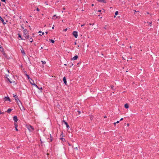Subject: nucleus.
Segmentation results:
<instances>
[{"label": "nucleus", "mask_w": 159, "mask_h": 159, "mask_svg": "<svg viewBox=\"0 0 159 159\" xmlns=\"http://www.w3.org/2000/svg\"><path fill=\"white\" fill-rule=\"evenodd\" d=\"M27 128L30 132H32L34 130L33 127L30 125L28 126Z\"/></svg>", "instance_id": "1"}, {"label": "nucleus", "mask_w": 159, "mask_h": 159, "mask_svg": "<svg viewBox=\"0 0 159 159\" xmlns=\"http://www.w3.org/2000/svg\"><path fill=\"white\" fill-rule=\"evenodd\" d=\"M13 97L14 98L15 100H16V101L18 103V101L20 102V100L18 99V96L16 95L13 94Z\"/></svg>", "instance_id": "2"}, {"label": "nucleus", "mask_w": 159, "mask_h": 159, "mask_svg": "<svg viewBox=\"0 0 159 159\" xmlns=\"http://www.w3.org/2000/svg\"><path fill=\"white\" fill-rule=\"evenodd\" d=\"M73 35L75 38H77L78 37V32L76 31H74L73 32Z\"/></svg>", "instance_id": "3"}, {"label": "nucleus", "mask_w": 159, "mask_h": 159, "mask_svg": "<svg viewBox=\"0 0 159 159\" xmlns=\"http://www.w3.org/2000/svg\"><path fill=\"white\" fill-rule=\"evenodd\" d=\"M4 100L5 101H9L11 102V100L8 97H5L4 98Z\"/></svg>", "instance_id": "4"}, {"label": "nucleus", "mask_w": 159, "mask_h": 159, "mask_svg": "<svg viewBox=\"0 0 159 159\" xmlns=\"http://www.w3.org/2000/svg\"><path fill=\"white\" fill-rule=\"evenodd\" d=\"M13 120L15 122H16L17 121L18 119L17 118V117L16 116H14Z\"/></svg>", "instance_id": "5"}, {"label": "nucleus", "mask_w": 159, "mask_h": 159, "mask_svg": "<svg viewBox=\"0 0 159 159\" xmlns=\"http://www.w3.org/2000/svg\"><path fill=\"white\" fill-rule=\"evenodd\" d=\"M28 34V32L27 30L25 29L24 30V35H26Z\"/></svg>", "instance_id": "6"}, {"label": "nucleus", "mask_w": 159, "mask_h": 159, "mask_svg": "<svg viewBox=\"0 0 159 159\" xmlns=\"http://www.w3.org/2000/svg\"><path fill=\"white\" fill-rule=\"evenodd\" d=\"M0 20L2 22V23L3 25H5L6 24L4 21V20L0 16Z\"/></svg>", "instance_id": "7"}, {"label": "nucleus", "mask_w": 159, "mask_h": 159, "mask_svg": "<svg viewBox=\"0 0 159 159\" xmlns=\"http://www.w3.org/2000/svg\"><path fill=\"white\" fill-rule=\"evenodd\" d=\"M63 122H64V124L66 125V127L68 129L70 127V126H69V125L68 124L67 122H66L64 120H63Z\"/></svg>", "instance_id": "8"}, {"label": "nucleus", "mask_w": 159, "mask_h": 159, "mask_svg": "<svg viewBox=\"0 0 159 159\" xmlns=\"http://www.w3.org/2000/svg\"><path fill=\"white\" fill-rule=\"evenodd\" d=\"M30 82V84L32 85H33L34 84V80H32L31 79H30V80H29Z\"/></svg>", "instance_id": "9"}, {"label": "nucleus", "mask_w": 159, "mask_h": 159, "mask_svg": "<svg viewBox=\"0 0 159 159\" xmlns=\"http://www.w3.org/2000/svg\"><path fill=\"white\" fill-rule=\"evenodd\" d=\"M98 2H103L104 3H106L107 2L105 0H97Z\"/></svg>", "instance_id": "10"}, {"label": "nucleus", "mask_w": 159, "mask_h": 159, "mask_svg": "<svg viewBox=\"0 0 159 159\" xmlns=\"http://www.w3.org/2000/svg\"><path fill=\"white\" fill-rule=\"evenodd\" d=\"M78 58V56L77 55L75 56L72 58V59L73 60H76Z\"/></svg>", "instance_id": "11"}, {"label": "nucleus", "mask_w": 159, "mask_h": 159, "mask_svg": "<svg viewBox=\"0 0 159 159\" xmlns=\"http://www.w3.org/2000/svg\"><path fill=\"white\" fill-rule=\"evenodd\" d=\"M59 16H56V15H55L53 16L52 18L55 20L56 19L59 18Z\"/></svg>", "instance_id": "12"}, {"label": "nucleus", "mask_w": 159, "mask_h": 159, "mask_svg": "<svg viewBox=\"0 0 159 159\" xmlns=\"http://www.w3.org/2000/svg\"><path fill=\"white\" fill-rule=\"evenodd\" d=\"M21 53L23 54L24 55H25V53L24 50L22 48V49H21Z\"/></svg>", "instance_id": "13"}, {"label": "nucleus", "mask_w": 159, "mask_h": 159, "mask_svg": "<svg viewBox=\"0 0 159 159\" xmlns=\"http://www.w3.org/2000/svg\"><path fill=\"white\" fill-rule=\"evenodd\" d=\"M63 81H64V84H66V83H67V82H66V77H63Z\"/></svg>", "instance_id": "14"}, {"label": "nucleus", "mask_w": 159, "mask_h": 159, "mask_svg": "<svg viewBox=\"0 0 159 159\" xmlns=\"http://www.w3.org/2000/svg\"><path fill=\"white\" fill-rule=\"evenodd\" d=\"M12 110V109H11V108H9L7 110V112L8 113H10L11 111Z\"/></svg>", "instance_id": "15"}, {"label": "nucleus", "mask_w": 159, "mask_h": 159, "mask_svg": "<svg viewBox=\"0 0 159 159\" xmlns=\"http://www.w3.org/2000/svg\"><path fill=\"white\" fill-rule=\"evenodd\" d=\"M125 108L127 109L129 107V105L128 104L126 103L125 105Z\"/></svg>", "instance_id": "16"}, {"label": "nucleus", "mask_w": 159, "mask_h": 159, "mask_svg": "<svg viewBox=\"0 0 159 159\" xmlns=\"http://www.w3.org/2000/svg\"><path fill=\"white\" fill-rule=\"evenodd\" d=\"M25 39H29L30 37V36L28 34L25 35H24Z\"/></svg>", "instance_id": "17"}, {"label": "nucleus", "mask_w": 159, "mask_h": 159, "mask_svg": "<svg viewBox=\"0 0 159 159\" xmlns=\"http://www.w3.org/2000/svg\"><path fill=\"white\" fill-rule=\"evenodd\" d=\"M50 139H49V140H50V142H51L52 141L53 138L52 137L51 134H50Z\"/></svg>", "instance_id": "18"}, {"label": "nucleus", "mask_w": 159, "mask_h": 159, "mask_svg": "<svg viewBox=\"0 0 159 159\" xmlns=\"http://www.w3.org/2000/svg\"><path fill=\"white\" fill-rule=\"evenodd\" d=\"M14 125L15 126V127H17L18 126L17 125V122H14Z\"/></svg>", "instance_id": "19"}, {"label": "nucleus", "mask_w": 159, "mask_h": 159, "mask_svg": "<svg viewBox=\"0 0 159 159\" xmlns=\"http://www.w3.org/2000/svg\"><path fill=\"white\" fill-rule=\"evenodd\" d=\"M18 37L19 38H20L21 39H22V40H25V39H23V38H22L21 37V35L20 34H18Z\"/></svg>", "instance_id": "20"}, {"label": "nucleus", "mask_w": 159, "mask_h": 159, "mask_svg": "<svg viewBox=\"0 0 159 159\" xmlns=\"http://www.w3.org/2000/svg\"><path fill=\"white\" fill-rule=\"evenodd\" d=\"M3 49L2 47H0V51L2 52L3 51Z\"/></svg>", "instance_id": "21"}, {"label": "nucleus", "mask_w": 159, "mask_h": 159, "mask_svg": "<svg viewBox=\"0 0 159 159\" xmlns=\"http://www.w3.org/2000/svg\"><path fill=\"white\" fill-rule=\"evenodd\" d=\"M49 40L52 43H54V41L53 40L49 39Z\"/></svg>", "instance_id": "22"}, {"label": "nucleus", "mask_w": 159, "mask_h": 159, "mask_svg": "<svg viewBox=\"0 0 159 159\" xmlns=\"http://www.w3.org/2000/svg\"><path fill=\"white\" fill-rule=\"evenodd\" d=\"M33 40L32 38H30V42H33Z\"/></svg>", "instance_id": "23"}, {"label": "nucleus", "mask_w": 159, "mask_h": 159, "mask_svg": "<svg viewBox=\"0 0 159 159\" xmlns=\"http://www.w3.org/2000/svg\"><path fill=\"white\" fill-rule=\"evenodd\" d=\"M33 85H34L37 88L39 89V88L38 87V86L36 84H34Z\"/></svg>", "instance_id": "24"}, {"label": "nucleus", "mask_w": 159, "mask_h": 159, "mask_svg": "<svg viewBox=\"0 0 159 159\" xmlns=\"http://www.w3.org/2000/svg\"><path fill=\"white\" fill-rule=\"evenodd\" d=\"M26 76L28 78V79H29V80H30V79L29 76V75H27V74H26Z\"/></svg>", "instance_id": "25"}, {"label": "nucleus", "mask_w": 159, "mask_h": 159, "mask_svg": "<svg viewBox=\"0 0 159 159\" xmlns=\"http://www.w3.org/2000/svg\"><path fill=\"white\" fill-rule=\"evenodd\" d=\"M41 61L42 62V64H43L46 63V62L45 61Z\"/></svg>", "instance_id": "26"}, {"label": "nucleus", "mask_w": 159, "mask_h": 159, "mask_svg": "<svg viewBox=\"0 0 159 159\" xmlns=\"http://www.w3.org/2000/svg\"><path fill=\"white\" fill-rule=\"evenodd\" d=\"M4 113V112H2L1 110H0V114H3Z\"/></svg>", "instance_id": "27"}, {"label": "nucleus", "mask_w": 159, "mask_h": 159, "mask_svg": "<svg viewBox=\"0 0 159 159\" xmlns=\"http://www.w3.org/2000/svg\"><path fill=\"white\" fill-rule=\"evenodd\" d=\"M61 139L62 141L63 142L65 141V139L64 138H61Z\"/></svg>", "instance_id": "28"}, {"label": "nucleus", "mask_w": 159, "mask_h": 159, "mask_svg": "<svg viewBox=\"0 0 159 159\" xmlns=\"http://www.w3.org/2000/svg\"><path fill=\"white\" fill-rule=\"evenodd\" d=\"M118 11H116L115 13V14L116 15H118Z\"/></svg>", "instance_id": "29"}, {"label": "nucleus", "mask_w": 159, "mask_h": 159, "mask_svg": "<svg viewBox=\"0 0 159 159\" xmlns=\"http://www.w3.org/2000/svg\"><path fill=\"white\" fill-rule=\"evenodd\" d=\"M36 10L37 11H39V9L37 7L36 9Z\"/></svg>", "instance_id": "30"}, {"label": "nucleus", "mask_w": 159, "mask_h": 159, "mask_svg": "<svg viewBox=\"0 0 159 159\" xmlns=\"http://www.w3.org/2000/svg\"><path fill=\"white\" fill-rule=\"evenodd\" d=\"M111 89H113V88H114V86H113V85H111Z\"/></svg>", "instance_id": "31"}, {"label": "nucleus", "mask_w": 159, "mask_h": 159, "mask_svg": "<svg viewBox=\"0 0 159 159\" xmlns=\"http://www.w3.org/2000/svg\"><path fill=\"white\" fill-rule=\"evenodd\" d=\"M75 150H78V148L77 147L75 148Z\"/></svg>", "instance_id": "32"}, {"label": "nucleus", "mask_w": 159, "mask_h": 159, "mask_svg": "<svg viewBox=\"0 0 159 159\" xmlns=\"http://www.w3.org/2000/svg\"><path fill=\"white\" fill-rule=\"evenodd\" d=\"M152 24V22H151L149 24V25H150V26H151Z\"/></svg>", "instance_id": "33"}, {"label": "nucleus", "mask_w": 159, "mask_h": 159, "mask_svg": "<svg viewBox=\"0 0 159 159\" xmlns=\"http://www.w3.org/2000/svg\"><path fill=\"white\" fill-rule=\"evenodd\" d=\"M15 129L16 131H18V129L17 128V127H15Z\"/></svg>", "instance_id": "34"}, {"label": "nucleus", "mask_w": 159, "mask_h": 159, "mask_svg": "<svg viewBox=\"0 0 159 159\" xmlns=\"http://www.w3.org/2000/svg\"><path fill=\"white\" fill-rule=\"evenodd\" d=\"M119 121H117L116 123H118L119 122Z\"/></svg>", "instance_id": "35"}, {"label": "nucleus", "mask_w": 159, "mask_h": 159, "mask_svg": "<svg viewBox=\"0 0 159 159\" xmlns=\"http://www.w3.org/2000/svg\"><path fill=\"white\" fill-rule=\"evenodd\" d=\"M116 122H115V123H113V124H114V125L115 126H116Z\"/></svg>", "instance_id": "36"}, {"label": "nucleus", "mask_w": 159, "mask_h": 159, "mask_svg": "<svg viewBox=\"0 0 159 159\" xmlns=\"http://www.w3.org/2000/svg\"><path fill=\"white\" fill-rule=\"evenodd\" d=\"M21 28L22 29H24V27L23 26H21Z\"/></svg>", "instance_id": "37"}, {"label": "nucleus", "mask_w": 159, "mask_h": 159, "mask_svg": "<svg viewBox=\"0 0 159 159\" xmlns=\"http://www.w3.org/2000/svg\"><path fill=\"white\" fill-rule=\"evenodd\" d=\"M1 1L3 2H5V0H1Z\"/></svg>", "instance_id": "38"}, {"label": "nucleus", "mask_w": 159, "mask_h": 159, "mask_svg": "<svg viewBox=\"0 0 159 159\" xmlns=\"http://www.w3.org/2000/svg\"><path fill=\"white\" fill-rule=\"evenodd\" d=\"M107 26L106 25H105V27H104V29H106V27Z\"/></svg>", "instance_id": "39"}, {"label": "nucleus", "mask_w": 159, "mask_h": 159, "mask_svg": "<svg viewBox=\"0 0 159 159\" xmlns=\"http://www.w3.org/2000/svg\"><path fill=\"white\" fill-rule=\"evenodd\" d=\"M39 89H40V90L41 89L42 90V87H41L40 88H39Z\"/></svg>", "instance_id": "40"}, {"label": "nucleus", "mask_w": 159, "mask_h": 159, "mask_svg": "<svg viewBox=\"0 0 159 159\" xmlns=\"http://www.w3.org/2000/svg\"><path fill=\"white\" fill-rule=\"evenodd\" d=\"M123 118H121L120 120V121H121V120H123Z\"/></svg>", "instance_id": "41"}, {"label": "nucleus", "mask_w": 159, "mask_h": 159, "mask_svg": "<svg viewBox=\"0 0 159 159\" xmlns=\"http://www.w3.org/2000/svg\"><path fill=\"white\" fill-rule=\"evenodd\" d=\"M41 33H42V34H43V35L44 34V32H42Z\"/></svg>", "instance_id": "42"}, {"label": "nucleus", "mask_w": 159, "mask_h": 159, "mask_svg": "<svg viewBox=\"0 0 159 159\" xmlns=\"http://www.w3.org/2000/svg\"><path fill=\"white\" fill-rule=\"evenodd\" d=\"M52 29H54V25H53V27H52Z\"/></svg>", "instance_id": "43"}, {"label": "nucleus", "mask_w": 159, "mask_h": 159, "mask_svg": "<svg viewBox=\"0 0 159 159\" xmlns=\"http://www.w3.org/2000/svg\"><path fill=\"white\" fill-rule=\"evenodd\" d=\"M101 10H98V12H101Z\"/></svg>", "instance_id": "44"}, {"label": "nucleus", "mask_w": 159, "mask_h": 159, "mask_svg": "<svg viewBox=\"0 0 159 159\" xmlns=\"http://www.w3.org/2000/svg\"><path fill=\"white\" fill-rule=\"evenodd\" d=\"M45 4H46V5H48V3H47V2H45Z\"/></svg>", "instance_id": "45"}, {"label": "nucleus", "mask_w": 159, "mask_h": 159, "mask_svg": "<svg viewBox=\"0 0 159 159\" xmlns=\"http://www.w3.org/2000/svg\"><path fill=\"white\" fill-rule=\"evenodd\" d=\"M67 30V29H66L64 30V31H66Z\"/></svg>", "instance_id": "46"}, {"label": "nucleus", "mask_w": 159, "mask_h": 159, "mask_svg": "<svg viewBox=\"0 0 159 159\" xmlns=\"http://www.w3.org/2000/svg\"><path fill=\"white\" fill-rule=\"evenodd\" d=\"M7 79L8 81H9L10 80V79L9 78H7Z\"/></svg>", "instance_id": "47"}, {"label": "nucleus", "mask_w": 159, "mask_h": 159, "mask_svg": "<svg viewBox=\"0 0 159 159\" xmlns=\"http://www.w3.org/2000/svg\"><path fill=\"white\" fill-rule=\"evenodd\" d=\"M41 32H41V31H39V33H41Z\"/></svg>", "instance_id": "48"}, {"label": "nucleus", "mask_w": 159, "mask_h": 159, "mask_svg": "<svg viewBox=\"0 0 159 159\" xmlns=\"http://www.w3.org/2000/svg\"><path fill=\"white\" fill-rule=\"evenodd\" d=\"M9 81L10 83H12V82L11 81H10V80Z\"/></svg>", "instance_id": "49"}, {"label": "nucleus", "mask_w": 159, "mask_h": 159, "mask_svg": "<svg viewBox=\"0 0 159 159\" xmlns=\"http://www.w3.org/2000/svg\"><path fill=\"white\" fill-rule=\"evenodd\" d=\"M107 117V116H104V118H106Z\"/></svg>", "instance_id": "50"}, {"label": "nucleus", "mask_w": 159, "mask_h": 159, "mask_svg": "<svg viewBox=\"0 0 159 159\" xmlns=\"http://www.w3.org/2000/svg\"><path fill=\"white\" fill-rule=\"evenodd\" d=\"M78 112H79V114H80V111H78Z\"/></svg>", "instance_id": "51"}, {"label": "nucleus", "mask_w": 159, "mask_h": 159, "mask_svg": "<svg viewBox=\"0 0 159 159\" xmlns=\"http://www.w3.org/2000/svg\"><path fill=\"white\" fill-rule=\"evenodd\" d=\"M84 25H81V26H83Z\"/></svg>", "instance_id": "52"}, {"label": "nucleus", "mask_w": 159, "mask_h": 159, "mask_svg": "<svg viewBox=\"0 0 159 159\" xmlns=\"http://www.w3.org/2000/svg\"><path fill=\"white\" fill-rule=\"evenodd\" d=\"M45 33H46V34H48V32H45Z\"/></svg>", "instance_id": "53"}, {"label": "nucleus", "mask_w": 159, "mask_h": 159, "mask_svg": "<svg viewBox=\"0 0 159 159\" xmlns=\"http://www.w3.org/2000/svg\"><path fill=\"white\" fill-rule=\"evenodd\" d=\"M75 44V45H76V42H75L74 43Z\"/></svg>", "instance_id": "54"}, {"label": "nucleus", "mask_w": 159, "mask_h": 159, "mask_svg": "<svg viewBox=\"0 0 159 159\" xmlns=\"http://www.w3.org/2000/svg\"><path fill=\"white\" fill-rule=\"evenodd\" d=\"M92 6H94V4H92Z\"/></svg>", "instance_id": "55"}, {"label": "nucleus", "mask_w": 159, "mask_h": 159, "mask_svg": "<svg viewBox=\"0 0 159 159\" xmlns=\"http://www.w3.org/2000/svg\"><path fill=\"white\" fill-rule=\"evenodd\" d=\"M127 125L128 126L129 125V124H127Z\"/></svg>", "instance_id": "56"}, {"label": "nucleus", "mask_w": 159, "mask_h": 159, "mask_svg": "<svg viewBox=\"0 0 159 159\" xmlns=\"http://www.w3.org/2000/svg\"><path fill=\"white\" fill-rule=\"evenodd\" d=\"M129 48H131V46H130L129 47Z\"/></svg>", "instance_id": "57"}, {"label": "nucleus", "mask_w": 159, "mask_h": 159, "mask_svg": "<svg viewBox=\"0 0 159 159\" xmlns=\"http://www.w3.org/2000/svg\"><path fill=\"white\" fill-rule=\"evenodd\" d=\"M147 13L148 14H149V13L148 12H147Z\"/></svg>", "instance_id": "58"}, {"label": "nucleus", "mask_w": 159, "mask_h": 159, "mask_svg": "<svg viewBox=\"0 0 159 159\" xmlns=\"http://www.w3.org/2000/svg\"><path fill=\"white\" fill-rule=\"evenodd\" d=\"M34 45L35 46H36V44H35V43H34Z\"/></svg>", "instance_id": "59"}, {"label": "nucleus", "mask_w": 159, "mask_h": 159, "mask_svg": "<svg viewBox=\"0 0 159 159\" xmlns=\"http://www.w3.org/2000/svg\"><path fill=\"white\" fill-rule=\"evenodd\" d=\"M71 65H72V66L73 65V63H72L71 64Z\"/></svg>", "instance_id": "60"}, {"label": "nucleus", "mask_w": 159, "mask_h": 159, "mask_svg": "<svg viewBox=\"0 0 159 159\" xmlns=\"http://www.w3.org/2000/svg\"><path fill=\"white\" fill-rule=\"evenodd\" d=\"M135 11V12H136V11H135H135Z\"/></svg>", "instance_id": "61"}, {"label": "nucleus", "mask_w": 159, "mask_h": 159, "mask_svg": "<svg viewBox=\"0 0 159 159\" xmlns=\"http://www.w3.org/2000/svg\"><path fill=\"white\" fill-rule=\"evenodd\" d=\"M41 48V49H43V47H42Z\"/></svg>", "instance_id": "62"}, {"label": "nucleus", "mask_w": 159, "mask_h": 159, "mask_svg": "<svg viewBox=\"0 0 159 159\" xmlns=\"http://www.w3.org/2000/svg\"><path fill=\"white\" fill-rule=\"evenodd\" d=\"M8 72L9 73V70H8Z\"/></svg>", "instance_id": "63"}]
</instances>
